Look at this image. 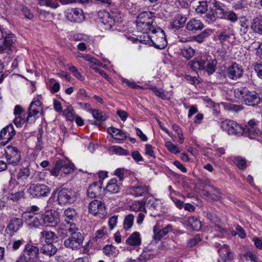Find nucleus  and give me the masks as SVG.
<instances>
[{
  "label": "nucleus",
  "instance_id": "1",
  "mask_svg": "<svg viewBox=\"0 0 262 262\" xmlns=\"http://www.w3.org/2000/svg\"><path fill=\"white\" fill-rule=\"evenodd\" d=\"M154 13L150 11H142L137 17L136 26L138 32L148 33L157 28Z\"/></svg>",
  "mask_w": 262,
  "mask_h": 262
},
{
  "label": "nucleus",
  "instance_id": "2",
  "mask_svg": "<svg viewBox=\"0 0 262 262\" xmlns=\"http://www.w3.org/2000/svg\"><path fill=\"white\" fill-rule=\"evenodd\" d=\"M234 95L246 105L255 106L261 102V98L258 94L254 90H249L246 87L235 89Z\"/></svg>",
  "mask_w": 262,
  "mask_h": 262
},
{
  "label": "nucleus",
  "instance_id": "3",
  "mask_svg": "<svg viewBox=\"0 0 262 262\" xmlns=\"http://www.w3.org/2000/svg\"><path fill=\"white\" fill-rule=\"evenodd\" d=\"M216 64L215 59H211L209 56L203 55L195 57L188 65L194 71L205 70L210 75L215 72Z\"/></svg>",
  "mask_w": 262,
  "mask_h": 262
},
{
  "label": "nucleus",
  "instance_id": "4",
  "mask_svg": "<svg viewBox=\"0 0 262 262\" xmlns=\"http://www.w3.org/2000/svg\"><path fill=\"white\" fill-rule=\"evenodd\" d=\"M67 230L70 236L64 240V246L72 250L81 248L82 247L84 236L79 231V229L77 225L70 224V226L67 227Z\"/></svg>",
  "mask_w": 262,
  "mask_h": 262
},
{
  "label": "nucleus",
  "instance_id": "5",
  "mask_svg": "<svg viewBox=\"0 0 262 262\" xmlns=\"http://www.w3.org/2000/svg\"><path fill=\"white\" fill-rule=\"evenodd\" d=\"M0 36V54H10L15 52L16 51L15 35L2 30Z\"/></svg>",
  "mask_w": 262,
  "mask_h": 262
},
{
  "label": "nucleus",
  "instance_id": "6",
  "mask_svg": "<svg viewBox=\"0 0 262 262\" xmlns=\"http://www.w3.org/2000/svg\"><path fill=\"white\" fill-rule=\"evenodd\" d=\"M42 99L41 95L34 97L30 103L29 108L26 121L28 123H34L38 118V114L43 112V106L40 101Z\"/></svg>",
  "mask_w": 262,
  "mask_h": 262
},
{
  "label": "nucleus",
  "instance_id": "7",
  "mask_svg": "<svg viewBox=\"0 0 262 262\" xmlns=\"http://www.w3.org/2000/svg\"><path fill=\"white\" fill-rule=\"evenodd\" d=\"M57 201L61 205L72 204L77 199L76 192L71 188L59 187L56 189Z\"/></svg>",
  "mask_w": 262,
  "mask_h": 262
},
{
  "label": "nucleus",
  "instance_id": "8",
  "mask_svg": "<svg viewBox=\"0 0 262 262\" xmlns=\"http://www.w3.org/2000/svg\"><path fill=\"white\" fill-rule=\"evenodd\" d=\"M39 254L38 248L30 243L25 245L18 262H36Z\"/></svg>",
  "mask_w": 262,
  "mask_h": 262
},
{
  "label": "nucleus",
  "instance_id": "9",
  "mask_svg": "<svg viewBox=\"0 0 262 262\" xmlns=\"http://www.w3.org/2000/svg\"><path fill=\"white\" fill-rule=\"evenodd\" d=\"M152 44L157 49H163L167 45V41L164 31L160 28H157L148 36Z\"/></svg>",
  "mask_w": 262,
  "mask_h": 262
},
{
  "label": "nucleus",
  "instance_id": "10",
  "mask_svg": "<svg viewBox=\"0 0 262 262\" xmlns=\"http://www.w3.org/2000/svg\"><path fill=\"white\" fill-rule=\"evenodd\" d=\"M102 23L106 29H110L116 24L122 21L120 14H116L114 12L110 13L106 11H101L98 13Z\"/></svg>",
  "mask_w": 262,
  "mask_h": 262
},
{
  "label": "nucleus",
  "instance_id": "11",
  "mask_svg": "<svg viewBox=\"0 0 262 262\" xmlns=\"http://www.w3.org/2000/svg\"><path fill=\"white\" fill-rule=\"evenodd\" d=\"M221 128L227 132L229 135L239 137L244 134L243 127L235 121L226 119L222 122Z\"/></svg>",
  "mask_w": 262,
  "mask_h": 262
},
{
  "label": "nucleus",
  "instance_id": "12",
  "mask_svg": "<svg viewBox=\"0 0 262 262\" xmlns=\"http://www.w3.org/2000/svg\"><path fill=\"white\" fill-rule=\"evenodd\" d=\"M5 154L9 164L16 165L20 162V152L17 147L13 146H7L5 149Z\"/></svg>",
  "mask_w": 262,
  "mask_h": 262
},
{
  "label": "nucleus",
  "instance_id": "13",
  "mask_svg": "<svg viewBox=\"0 0 262 262\" xmlns=\"http://www.w3.org/2000/svg\"><path fill=\"white\" fill-rule=\"evenodd\" d=\"M29 193L33 197L46 196L50 192L48 186L42 184H31L28 189Z\"/></svg>",
  "mask_w": 262,
  "mask_h": 262
},
{
  "label": "nucleus",
  "instance_id": "14",
  "mask_svg": "<svg viewBox=\"0 0 262 262\" xmlns=\"http://www.w3.org/2000/svg\"><path fill=\"white\" fill-rule=\"evenodd\" d=\"M89 212L99 218H103L106 214L104 204L100 201L95 200L92 201L89 206Z\"/></svg>",
  "mask_w": 262,
  "mask_h": 262
},
{
  "label": "nucleus",
  "instance_id": "15",
  "mask_svg": "<svg viewBox=\"0 0 262 262\" xmlns=\"http://www.w3.org/2000/svg\"><path fill=\"white\" fill-rule=\"evenodd\" d=\"M259 122L258 121L254 119L249 120L247 125L243 127L244 132L243 135L250 139L256 138L259 133V130L257 129V127Z\"/></svg>",
  "mask_w": 262,
  "mask_h": 262
},
{
  "label": "nucleus",
  "instance_id": "16",
  "mask_svg": "<svg viewBox=\"0 0 262 262\" xmlns=\"http://www.w3.org/2000/svg\"><path fill=\"white\" fill-rule=\"evenodd\" d=\"M24 217L31 228H39L42 226L41 213H25L24 214Z\"/></svg>",
  "mask_w": 262,
  "mask_h": 262
},
{
  "label": "nucleus",
  "instance_id": "17",
  "mask_svg": "<svg viewBox=\"0 0 262 262\" xmlns=\"http://www.w3.org/2000/svg\"><path fill=\"white\" fill-rule=\"evenodd\" d=\"M66 15L68 20L74 23H81L85 18L83 10L80 8L69 9Z\"/></svg>",
  "mask_w": 262,
  "mask_h": 262
},
{
  "label": "nucleus",
  "instance_id": "18",
  "mask_svg": "<svg viewBox=\"0 0 262 262\" xmlns=\"http://www.w3.org/2000/svg\"><path fill=\"white\" fill-rule=\"evenodd\" d=\"M244 70L242 66L234 62L227 70V75L233 80H236L242 77Z\"/></svg>",
  "mask_w": 262,
  "mask_h": 262
},
{
  "label": "nucleus",
  "instance_id": "19",
  "mask_svg": "<svg viewBox=\"0 0 262 262\" xmlns=\"http://www.w3.org/2000/svg\"><path fill=\"white\" fill-rule=\"evenodd\" d=\"M16 132L12 124H9L4 127L0 133V141L5 145L8 143L14 136Z\"/></svg>",
  "mask_w": 262,
  "mask_h": 262
},
{
  "label": "nucleus",
  "instance_id": "20",
  "mask_svg": "<svg viewBox=\"0 0 262 262\" xmlns=\"http://www.w3.org/2000/svg\"><path fill=\"white\" fill-rule=\"evenodd\" d=\"M215 246L218 248L217 251L220 257L224 262H228L232 260L233 255L228 245L226 244L221 245L220 244L216 243Z\"/></svg>",
  "mask_w": 262,
  "mask_h": 262
},
{
  "label": "nucleus",
  "instance_id": "21",
  "mask_svg": "<svg viewBox=\"0 0 262 262\" xmlns=\"http://www.w3.org/2000/svg\"><path fill=\"white\" fill-rule=\"evenodd\" d=\"M103 189L100 182H94L90 185L88 189L87 194L89 198L93 199L100 198L102 196Z\"/></svg>",
  "mask_w": 262,
  "mask_h": 262
},
{
  "label": "nucleus",
  "instance_id": "22",
  "mask_svg": "<svg viewBox=\"0 0 262 262\" xmlns=\"http://www.w3.org/2000/svg\"><path fill=\"white\" fill-rule=\"evenodd\" d=\"M186 20V17L183 14L181 13L176 14L170 23L169 28L174 31H176L184 27Z\"/></svg>",
  "mask_w": 262,
  "mask_h": 262
},
{
  "label": "nucleus",
  "instance_id": "23",
  "mask_svg": "<svg viewBox=\"0 0 262 262\" xmlns=\"http://www.w3.org/2000/svg\"><path fill=\"white\" fill-rule=\"evenodd\" d=\"M42 226H48L50 224H57L58 219L55 216V211L52 210H49L42 214Z\"/></svg>",
  "mask_w": 262,
  "mask_h": 262
},
{
  "label": "nucleus",
  "instance_id": "24",
  "mask_svg": "<svg viewBox=\"0 0 262 262\" xmlns=\"http://www.w3.org/2000/svg\"><path fill=\"white\" fill-rule=\"evenodd\" d=\"M23 221L20 218L13 217L12 218L7 227L6 230L9 231L10 234H13L17 232L19 229L23 226Z\"/></svg>",
  "mask_w": 262,
  "mask_h": 262
},
{
  "label": "nucleus",
  "instance_id": "25",
  "mask_svg": "<svg viewBox=\"0 0 262 262\" xmlns=\"http://www.w3.org/2000/svg\"><path fill=\"white\" fill-rule=\"evenodd\" d=\"M148 191V187L144 185L138 184L129 187L130 193L135 196H142Z\"/></svg>",
  "mask_w": 262,
  "mask_h": 262
},
{
  "label": "nucleus",
  "instance_id": "26",
  "mask_svg": "<svg viewBox=\"0 0 262 262\" xmlns=\"http://www.w3.org/2000/svg\"><path fill=\"white\" fill-rule=\"evenodd\" d=\"M204 27V24L200 20L192 18L186 24V28L189 31L195 32L201 30Z\"/></svg>",
  "mask_w": 262,
  "mask_h": 262
},
{
  "label": "nucleus",
  "instance_id": "27",
  "mask_svg": "<svg viewBox=\"0 0 262 262\" xmlns=\"http://www.w3.org/2000/svg\"><path fill=\"white\" fill-rule=\"evenodd\" d=\"M40 238L41 240L44 241L46 244H53L57 238V236L54 232L46 229L40 232Z\"/></svg>",
  "mask_w": 262,
  "mask_h": 262
},
{
  "label": "nucleus",
  "instance_id": "28",
  "mask_svg": "<svg viewBox=\"0 0 262 262\" xmlns=\"http://www.w3.org/2000/svg\"><path fill=\"white\" fill-rule=\"evenodd\" d=\"M121 183L118 182L116 178L111 179L103 191L108 192L110 193H116L119 192Z\"/></svg>",
  "mask_w": 262,
  "mask_h": 262
},
{
  "label": "nucleus",
  "instance_id": "29",
  "mask_svg": "<svg viewBox=\"0 0 262 262\" xmlns=\"http://www.w3.org/2000/svg\"><path fill=\"white\" fill-rule=\"evenodd\" d=\"M57 248L53 244H45L40 249L41 253L45 256L51 257L55 254Z\"/></svg>",
  "mask_w": 262,
  "mask_h": 262
},
{
  "label": "nucleus",
  "instance_id": "30",
  "mask_svg": "<svg viewBox=\"0 0 262 262\" xmlns=\"http://www.w3.org/2000/svg\"><path fill=\"white\" fill-rule=\"evenodd\" d=\"M233 35V30L230 27H224L218 35V39L221 43H224Z\"/></svg>",
  "mask_w": 262,
  "mask_h": 262
},
{
  "label": "nucleus",
  "instance_id": "31",
  "mask_svg": "<svg viewBox=\"0 0 262 262\" xmlns=\"http://www.w3.org/2000/svg\"><path fill=\"white\" fill-rule=\"evenodd\" d=\"M64 216H65V221L70 226V224H74L72 221L76 219L77 212L75 209L69 207L64 210Z\"/></svg>",
  "mask_w": 262,
  "mask_h": 262
},
{
  "label": "nucleus",
  "instance_id": "32",
  "mask_svg": "<svg viewBox=\"0 0 262 262\" xmlns=\"http://www.w3.org/2000/svg\"><path fill=\"white\" fill-rule=\"evenodd\" d=\"M141 243L140 234L138 232H133L126 240V244L132 246H139Z\"/></svg>",
  "mask_w": 262,
  "mask_h": 262
},
{
  "label": "nucleus",
  "instance_id": "33",
  "mask_svg": "<svg viewBox=\"0 0 262 262\" xmlns=\"http://www.w3.org/2000/svg\"><path fill=\"white\" fill-rule=\"evenodd\" d=\"M172 230V226L171 225H167L164 228L160 230L159 231H156V226L154 227V238L155 240L159 241L163 236H165L168 233L171 231Z\"/></svg>",
  "mask_w": 262,
  "mask_h": 262
},
{
  "label": "nucleus",
  "instance_id": "34",
  "mask_svg": "<svg viewBox=\"0 0 262 262\" xmlns=\"http://www.w3.org/2000/svg\"><path fill=\"white\" fill-rule=\"evenodd\" d=\"M207 217L212 224L214 225L212 226L214 228V230L220 232L222 231L223 229L221 224V220L215 214L210 213H207Z\"/></svg>",
  "mask_w": 262,
  "mask_h": 262
},
{
  "label": "nucleus",
  "instance_id": "35",
  "mask_svg": "<svg viewBox=\"0 0 262 262\" xmlns=\"http://www.w3.org/2000/svg\"><path fill=\"white\" fill-rule=\"evenodd\" d=\"M30 176V170L29 166L21 168L17 174V180L18 182L26 181Z\"/></svg>",
  "mask_w": 262,
  "mask_h": 262
},
{
  "label": "nucleus",
  "instance_id": "36",
  "mask_svg": "<svg viewBox=\"0 0 262 262\" xmlns=\"http://www.w3.org/2000/svg\"><path fill=\"white\" fill-rule=\"evenodd\" d=\"M108 130L112 136L117 140H124L126 138V133L119 129L110 127Z\"/></svg>",
  "mask_w": 262,
  "mask_h": 262
},
{
  "label": "nucleus",
  "instance_id": "37",
  "mask_svg": "<svg viewBox=\"0 0 262 262\" xmlns=\"http://www.w3.org/2000/svg\"><path fill=\"white\" fill-rule=\"evenodd\" d=\"M209 0H200L195 8V12L198 14H205L208 11V3Z\"/></svg>",
  "mask_w": 262,
  "mask_h": 262
},
{
  "label": "nucleus",
  "instance_id": "38",
  "mask_svg": "<svg viewBox=\"0 0 262 262\" xmlns=\"http://www.w3.org/2000/svg\"><path fill=\"white\" fill-rule=\"evenodd\" d=\"M251 28L255 32L262 34V16L253 19Z\"/></svg>",
  "mask_w": 262,
  "mask_h": 262
},
{
  "label": "nucleus",
  "instance_id": "39",
  "mask_svg": "<svg viewBox=\"0 0 262 262\" xmlns=\"http://www.w3.org/2000/svg\"><path fill=\"white\" fill-rule=\"evenodd\" d=\"M103 253L110 257H115L119 253V251L112 245H107L103 249Z\"/></svg>",
  "mask_w": 262,
  "mask_h": 262
},
{
  "label": "nucleus",
  "instance_id": "40",
  "mask_svg": "<svg viewBox=\"0 0 262 262\" xmlns=\"http://www.w3.org/2000/svg\"><path fill=\"white\" fill-rule=\"evenodd\" d=\"M62 164L60 165L61 170L65 174H69L75 170L74 165L70 162H67L66 161L59 160Z\"/></svg>",
  "mask_w": 262,
  "mask_h": 262
},
{
  "label": "nucleus",
  "instance_id": "41",
  "mask_svg": "<svg viewBox=\"0 0 262 262\" xmlns=\"http://www.w3.org/2000/svg\"><path fill=\"white\" fill-rule=\"evenodd\" d=\"M195 53V51L190 46L184 47L181 51V54L186 59L191 58Z\"/></svg>",
  "mask_w": 262,
  "mask_h": 262
},
{
  "label": "nucleus",
  "instance_id": "42",
  "mask_svg": "<svg viewBox=\"0 0 262 262\" xmlns=\"http://www.w3.org/2000/svg\"><path fill=\"white\" fill-rule=\"evenodd\" d=\"M187 221L193 230L198 231L201 229V222L196 217L194 216L188 217Z\"/></svg>",
  "mask_w": 262,
  "mask_h": 262
},
{
  "label": "nucleus",
  "instance_id": "43",
  "mask_svg": "<svg viewBox=\"0 0 262 262\" xmlns=\"http://www.w3.org/2000/svg\"><path fill=\"white\" fill-rule=\"evenodd\" d=\"M90 112L92 113L93 118L97 121L101 122L106 120L107 117L105 113L100 110L91 109Z\"/></svg>",
  "mask_w": 262,
  "mask_h": 262
},
{
  "label": "nucleus",
  "instance_id": "44",
  "mask_svg": "<svg viewBox=\"0 0 262 262\" xmlns=\"http://www.w3.org/2000/svg\"><path fill=\"white\" fill-rule=\"evenodd\" d=\"M134 216L132 214L126 215L123 222V228L125 230H128L132 228L134 223Z\"/></svg>",
  "mask_w": 262,
  "mask_h": 262
},
{
  "label": "nucleus",
  "instance_id": "45",
  "mask_svg": "<svg viewBox=\"0 0 262 262\" xmlns=\"http://www.w3.org/2000/svg\"><path fill=\"white\" fill-rule=\"evenodd\" d=\"M132 211L137 212L139 211H145V208L143 201H134L130 206Z\"/></svg>",
  "mask_w": 262,
  "mask_h": 262
},
{
  "label": "nucleus",
  "instance_id": "46",
  "mask_svg": "<svg viewBox=\"0 0 262 262\" xmlns=\"http://www.w3.org/2000/svg\"><path fill=\"white\" fill-rule=\"evenodd\" d=\"M210 35V32L207 30H205L199 34L193 36L192 37V40L201 43L203 42L205 39L208 37Z\"/></svg>",
  "mask_w": 262,
  "mask_h": 262
},
{
  "label": "nucleus",
  "instance_id": "47",
  "mask_svg": "<svg viewBox=\"0 0 262 262\" xmlns=\"http://www.w3.org/2000/svg\"><path fill=\"white\" fill-rule=\"evenodd\" d=\"M60 85L55 79L52 78L49 80V89L52 93L58 92L60 90Z\"/></svg>",
  "mask_w": 262,
  "mask_h": 262
},
{
  "label": "nucleus",
  "instance_id": "48",
  "mask_svg": "<svg viewBox=\"0 0 262 262\" xmlns=\"http://www.w3.org/2000/svg\"><path fill=\"white\" fill-rule=\"evenodd\" d=\"M209 187L211 189V199L213 201H217L221 199L222 198V194L220 190L212 185Z\"/></svg>",
  "mask_w": 262,
  "mask_h": 262
},
{
  "label": "nucleus",
  "instance_id": "49",
  "mask_svg": "<svg viewBox=\"0 0 262 262\" xmlns=\"http://www.w3.org/2000/svg\"><path fill=\"white\" fill-rule=\"evenodd\" d=\"M234 164L240 169L244 170L247 168L246 160L242 157H237L233 160Z\"/></svg>",
  "mask_w": 262,
  "mask_h": 262
},
{
  "label": "nucleus",
  "instance_id": "50",
  "mask_svg": "<svg viewBox=\"0 0 262 262\" xmlns=\"http://www.w3.org/2000/svg\"><path fill=\"white\" fill-rule=\"evenodd\" d=\"M206 13L205 19L208 24L213 23L215 22L216 19L218 18L217 16H215V13L213 9H210L209 11Z\"/></svg>",
  "mask_w": 262,
  "mask_h": 262
},
{
  "label": "nucleus",
  "instance_id": "51",
  "mask_svg": "<svg viewBox=\"0 0 262 262\" xmlns=\"http://www.w3.org/2000/svg\"><path fill=\"white\" fill-rule=\"evenodd\" d=\"M24 243L25 241L23 239L15 240L11 243H9L7 248L13 251H16L18 250Z\"/></svg>",
  "mask_w": 262,
  "mask_h": 262
},
{
  "label": "nucleus",
  "instance_id": "52",
  "mask_svg": "<svg viewBox=\"0 0 262 262\" xmlns=\"http://www.w3.org/2000/svg\"><path fill=\"white\" fill-rule=\"evenodd\" d=\"M63 114L69 121H72L74 119V112L72 106H68L63 111Z\"/></svg>",
  "mask_w": 262,
  "mask_h": 262
},
{
  "label": "nucleus",
  "instance_id": "53",
  "mask_svg": "<svg viewBox=\"0 0 262 262\" xmlns=\"http://www.w3.org/2000/svg\"><path fill=\"white\" fill-rule=\"evenodd\" d=\"M153 91L154 92L156 96H158L159 97L163 99H168V98H169L168 92L162 89L154 88L153 89Z\"/></svg>",
  "mask_w": 262,
  "mask_h": 262
},
{
  "label": "nucleus",
  "instance_id": "54",
  "mask_svg": "<svg viewBox=\"0 0 262 262\" xmlns=\"http://www.w3.org/2000/svg\"><path fill=\"white\" fill-rule=\"evenodd\" d=\"M112 149L113 152H114L116 154H118L119 155H129V153L128 150L122 148L119 146H113L111 147Z\"/></svg>",
  "mask_w": 262,
  "mask_h": 262
},
{
  "label": "nucleus",
  "instance_id": "55",
  "mask_svg": "<svg viewBox=\"0 0 262 262\" xmlns=\"http://www.w3.org/2000/svg\"><path fill=\"white\" fill-rule=\"evenodd\" d=\"M60 165H62V164L59 160L56 161L54 167L50 171L52 176L55 177L58 176L59 171L61 170Z\"/></svg>",
  "mask_w": 262,
  "mask_h": 262
},
{
  "label": "nucleus",
  "instance_id": "56",
  "mask_svg": "<svg viewBox=\"0 0 262 262\" xmlns=\"http://www.w3.org/2000/svg\"><path fill=\"white\" fill-rule=\"evenodd\" d=\"M201 241V238L199 235H196L193 238L188 240L187 244V246L189 247H192L195 246Z\"/></svg>",
  "mask_w": 262,
  "mask_h": 262
},
{
  "label": "nucleus",
  "instance_id": "57",
  "mask_svg": "<svg viewBox=\"0 0 262 262\" xmlns=\"http://www.w3.org/2000/svg\"><path fill=\"white\" fill-rule=\"evenodd\" d=\"M224 19H226L231 22H235L238 18L236 13L233 11H227Z\"/></svg>",
  "mask_w": 262,
  "mask_h": 262
},
{
  "label": "nucleus",
  "instance_id": "58",
  "mask_svg": "<svg viewBox=\"0 0 262 262\" xmlns=\"http://www.w3.org/2000/svg\"><path fill=\"white\" fill-rule=\"evenodd\" d=\"M125 172V170L124 168H119L115 170L114 174L119 179L118 182L121 183L123 181L124 178Z\"/></svg>",
  "mask_w": 262,
  "mask_h": 262
},
{
  "label": "nucleus",
  "instance_id": "59",
  "mask_svg": "<svg viewBox=\"0 0 262 262\" xmlns=\"http://www.w3.org/2000/svg\"><path fill=\"white\" fill-rule=\"evenodd\" d=\"M165 146L169 151L174 154H178L180 152L178 146L170 141L165 143Z\"/></svg>",
  "mask_w": 262,
  "mask_h": 262
},
{
  "label": "nucleus",
  "instance_id": "60",
  "mask_svg": "<svg viewBox=\"0 0 262 262\" xmlns=\"http://www.w3.org/2000/svg\"><path fill=\"white\" fill-rule=\"evenodd\" d=\"M145 154L153 158H155V151L153 147L149 144L145 145Z\"/></svg>",
  "mask_w": 262,
  "mask_h": 262
},
{
  "label": "nucleus",
  "instance_id": "61",
  "mask_svg": "<svg viewBox=\"0 0 262 262\" xmlns=\"http://www.w3.org/2000/svg\"><path fill=\"white\" fill-rule=\"evenodd\" d=\"M107 233L106 231H104V229L102 230H98L96 231L95 236L94 237L96 241H98L99 239L104 238H105L107 237Z\"/></svg>",
  "mask_w": 262,
  "mask_h": 262
},
{
  "label": "nucleus",
  "instance_id": "62",
  "mask_svg": "<svg viewBox=\"0 0 262 262\" xmlns=\"http://www.w3.org/2000/svg\"><path fill=\"white\" fill-rule=\"evenodd\" d=\"M244 256L246 260H250L252 262H256L257 257L256 255L252 252L249 251L244 254Z\"/></svg>",
  "mask_w": 262,
  "mask_h": 262
},
{
  "label": "nucleus",
  "instance_id": "63",
  "mask_svg": "<svg viewBox=\"0 0 262 262\" xmlns=\"http://www.w3.org/2000/svg\"><path fill=\"white\" fill-rule=\"evenodd\" d=\"M90 68L91 69H93L95 72L99 73L100 75H101L105 79H106L107 80H108L110 79L109 76L102 70L95 67L94 65L90 66Z\"/></svg>",
  "mask_w": 262,
  "mask_h": 262
},
{
  "label": "nucleus",
  "instance_id": "64",
  "mask_svg": "<svg viewBox=\"0 0 262 262\" xmlns=\"http://www.w3.org/2000/svg\"><path fill=\"white\" fill-rule=\"evenodd\" d=\"M254 69L257 74V76L262 79V64L256 63L254 64Z\"/></svg>",
  "mask_w": 262,
  "mask_h": 262
}]
</instances>
